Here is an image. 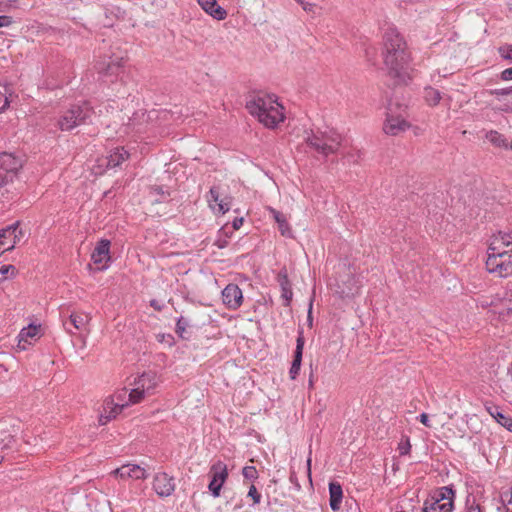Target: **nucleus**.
I'll return each instance as SVG.
<instances>
[{
	"instance_id": "1",
	"label": "nucleus",
	"mask_w": 512,
	"mask_h": 512,
	"mask_svg": "<svg viewBox=\"0 0 512 512\" xmlns=\"http://www.w3.org/2000/svg\"><path fill=\"white\" fill-rule=\"evenodd\" d=\"M387 76L395 85L405 83L408 76V66L411 61V51L402 34H385L381 52Z\"/></svg>"
},
{
	"instance_id": "2",
	"label": "nucleus",
	"mask_w": 512,
	"mask_h": 512,
	"mask_svg": "<svg viewBox=\"0 0 512 512\" xmlns=\"http://www.w3.org/2000/svg\"><path fill=\"white\" fill-rule=\"evenodd\" d=\"M486 268L499 277L512 274V232H499L493 236L488 247Z\"/></svg>"
},
{
	"instance_id": "3",
	"label": "nucleus",
	"mask_w": 512,
	"mask_h": 512,
	"mask_svg": "<svg viewBox=\"0 0 512 512\" xmlns=\"http://www.w3.org/2000/svg\"><path fill=\"white\" fill-rule=\"evenodd\" d=\"M248 112L266 128L274 129L285 120L284 107L275 95L259 92L246 102Z\"/></svg>"
},
{
	"instance_id": "4",
	"label": "nucleus",
	"mask_w": 512,
	"mask_h": 512,
	"mask_svg": "<svg viewBox=\"0 0 512 512\" xmlns=\"http://www.w3.org/2000/svg\"><path fill=\"white\" fill-rule=\"evenodd\" d=\"M305 143L317 154L328 157L338 152L342 136L334 129L311 130L306 132Z\"/></svg>"
},
{
	"instance_id": "5",
	"label": "nucleus",
	"mask_w": 512,
	"mask_h": 512,
	"mask_svg": "<svg viewBox=\"0 0 512 512\" xmlns=\"http://www.w3.org/2000/svg\"><path fill=\"white\" fill-rule=\"evenodd\" d=\"M94 114V109L89 102L71 105L58 119L57 126L61 131H70L73 128L86 124Z\"/></svg>"
},
{
	"instance_id": "6",
	"label": "nucleus",
	"mask_w": 512,
	"mask_h": 512,
	"mask_svg": "<svg viewBox=\"0 0 512 512\" xmlns=\"http://www.w3.org/2000/svg\"><path fill=\"white\" fill-rule=\"evenodd\" d=\"M24 158L13 153H0V188L12 183L24 165Z\"/></svg>"
},
{
	"instance_id": "7",
	"label": "nucleus",
	"mask_w": 512,
	"mask_h": 512,
	"mask_svg": "<svg viewBox=\"0 0 512 512\" xmlns=\"http://www.w3.org/2000/svg\"><path fill=\"white\" fill-rule=\"evenodd\" d=\"M160 114H163V117H166L168 113L166 111L159 112L157 110H138L134 112L132 117L129 119L128 126L136 132H145L147 125L158 119Z\"/></svg>"
},
{
	"instance_id": "8",
	"label": "nucleus",
	"mask_w": 512,
	"mask_h": 512,
	"mask_svg": "<svg viewBox=\"0 0 512 512\" xmlns=\"http://www.w3.org/2000/svg\"><path fill=\"white\" fill-rule=\"evenodd\" d=\"M409 127L410 124L404 118L393 115L391 109H389L383 125V131L385 134L397 136L400 133L405 132Z\"/></svg>"
},
{
	"instance_id": "9",
	"label": "nucleus",
	"mask_w": 512,
	"mask_h": 512,
	"mask_svg": "<svg viewBox=\"0 0 512 512\" xmlns=\"http://www.w3.org/2000/svg\"><path fill=\"white\" fill-rule=\"evenodd\" d=\"M129 403H115L113 397H108L103 402V411L99 416V424L106 425L109 421L116 418V416L122 412L124 407L128 406Z\"/></svg>"
},
{
	"instance_id": "10",
	"label": "nucleus",
	"mask_w": 512,
	"mask_h": 512,
	"mask_svg": "<svg viewBox=\"0 0 512 512\" xmlns=\"http://www.w3.org/2000/svg\"><path fill=\"white\" fill-rule=\"evenodd\" d=\"M359 291V286L357 285V281L350 274L346 273L341 277L340 280H337L335 284V292L341 298H349L354 296Z\"/></svg>"
},
{
	"instance_id": "11",
	"label": "nucleus",
	"mask_w": 512,
	"mask_h": 512,
	"mask_svg": "<svg viewBox=\"0 0 512 512\" xmlns=\"http://www.w3.org/2000/svg\"><path fill=\"white\" fill-rule=\"evenodd\" d=\"M123 58H115L112 59V57H109L108 62H101L98 63L96 66V69L99 73V75L103 78L106 77H118L120 73L123 71V64H122Z\"/></svg>"
},
{
	"instance_id": "12",
	"label": "nucleus",
	"mask_w": 512,
	"mask_h": 512,
	"mask_svg": "<svg viewBox=\"0 0 512 512\" xmlns=\"http://www.w3.org/2000/svg\"><path fill=\"white\" fill-rule=\"evenodd\" d=\"M153 488L160 497H167L175 489L174 479L166 473H158L154 477Z\"/></svg>"
},
{
	"instance_id": "13",
	"label": "nucleus",
	"mask_w": 512,
	"mask_h": 512,
	"mask_svg": "<svg viewBox=\"0 0 512 512\" xmlns=\"http://www.w3.org/2000/svg\"><path fill=\"white\" fill-rule=\"evenodd\" d=\"M492 312L501 321H508L512 317V288L505 292L498 304L493 305Z\"/></svg>"
},
{
	"instance_id": "14",
	"label": "nucleus",
	"mask_w": 512,
	"mask_h": 512,
	"mask_svg": "<svg viewBox=\"0 0 512 512\" xmlns=\"http://www.w3.org/2000/svg\"><path fill=\"white\" fill-rule=\"evenodd\" d=\"M209 475L211 476V480L208 488L213 496L218 497L224 485V466L220 462L214 464L211 467Z\"/></svg>"
},
{
	"instance_id": "15",
	"label": "nucleus",
	"mask_w": 512,
	"mask_h": 512,
	"mask_svg": "<svg viewBox=\"0 0 512 512\" xmlns=\"http://www.w3.org/2000/svg\"><path fill=\"white\" fill-rule=\"evenodd\" d=\"M304 344H305V338L303 335V331L301 330V331H299L297 339H296V349L294 351L292 365L289 370V375L292 380H295L299 374L301 362H302Z\"/></svg>"
},
{
	"instance_id": "16",
	"label": "nucleus",
	"mask_w": 512,
	"mask_h": 512,
	"mask_svg": "<svg viewBox=\"0 0 512 512\" xmlns=\"http://www.w3.org/2000/svg\"><path fill=\"white\" fill-rule=\"evenodd\" d=\"M112 473L122 479L132 478L138 480L147 478L145 468L137 464L122 465L121 467L115 469Z\"/></svg>"
},
{
	"instance_id": "17",
	"label": "nucleus",
	"mask_w": 512,
	"mask_h": 512,
	"mask_svg": "<svg viewBox=\"0 0 512 512\" xmlns=\"http://www.w3.org/2000/svg\"><path fill=\"white\" fill-rule=\"evenodd\" d=\"M243 302L242 290L236 285L229 283L226 285V308L237 309Z\"/></svg>"
},
{
	"instance_id": "18",
	"label": "nucleus",
	"mask_w": 512,
	"mask_h": 512,
	"mask_svg": "<svg viewBox=\"0 0 512 512\" xmlns=\"http://www.w3.org/2000/svg\"><path fill=\"white\" fill-rule=\"evenodd\" d=\"M207 202L214 213L224 214V199L221 198V187L213 186L207 195Z\"/></svg>"
},
{
	"instance_id": "19",
	"label": "nucleus",
	"mask_w": 512,
	"mask_h": 512,
	"mask_svg": "<svg viewBox=\"0 0 512 512\" xmlns=\"http://www.w3.org/2000/svg\"><path fill=\"white\" fill-rule=\"evenodd\" d=\"M110 241L101 239L94 248L91 258L95 264H102L110 260Z\"/></svg>"
},
{
	"instance_id": "20",
	"label": "nucleus",
	"mask_w": 512,
	"mask_h": 512,
	"mask_svg": "<svg viewBox=\"0 0 512 512\" xmlns=\"http://www.w3.org/2000/svg\"><path fill=\"white\" fill-rule=\"evenodd\" d=\"M277 281L282 290V297L285 299V306H289L292 300L293 292L291 289V283L288 278V273L286 268H282L278 275Z\"/></svg>"
},
{
	"instance_id": "21",
	"label": "nucleus",
	"mask_w": 512,
	"mask_h": 512,
	"mask_svg": "<svg viewBox=\"0 0 512 512\" xmlns=\"http://www.w3.org/2000/svg\"><path fill=\"white\" fill-rule=\"evenodd\" d=\"M201 8L214 19H224V9L217 4L216 0H198Z\"/></svg>"
},
{
	"instance_id": "22",
	"label": "nucleus",
	"mask_w": 512,
	"mask_h": 512,
	"mask_svg": "<svg viewBox=\"0 0 512 512\" xmlns=\"http://www.w3.org/2000/svg\"><path fill=\"white\" fill-rule=\"evenodd\" d=\"M88 323V316L72 313L68 320L63 322V326L66 329V331L70 334H74L70 326H72L76 330H81L85 327V325Z\"/></svg>"
},
{
	"instance_id": "23",
	"label": "nucleus",
	"mask_w": 512,
	"mask_h": 512,
	"mask_svg": "<svg viewBox=\"0 0 512 512\" xmlns=\"http://www.w3.org/2000/svg\"><path fill=\"white\" fill-rule=\"evenodd\" d=\"M330 493V507L333 511H337L340 508V504L343 497V490L338 482H330L329 484Z\"/></svg>"
},
{
	"instance_id": "24",
	"label": "nucleus",
	"mask_w": 512,
	"mask_h": 512,
	"mask_svg": "<svg viewBox=\"0 0 512 512\" xmlns=\"http://www.w3.org/2000/svg\"><path fill=\"white\" fill-rule=\"evenodd\" d=\"M453 509L452 502H440L433 498L426 500L424 503V512H451Z\"/></svg>"
},
{
	"instance_id": "25",
	"label": "nucleus",
	"mask_w": 512,
	"mask_h": 512,
	"mask_svg": "<svg viewBox=\"0 0 512 512\" xmlns=\"http://www.w3.org/2000/svg\"><path fill=\"white\" fill-rule=\"evenodd\" d=\"M487 410L500 425L512 432V418L502 413L497 406L488 407Z\"/></svg>"
},
{
	"instance_id": "26",
	"label": "nucleus",
	"mask_w": 512,
	"mask_h": 512,
	"mask_svg": "<svg viewBox=\"0 0 512 512\" xmlns=\"http://www.w3.org/2000/svg\"><path fill=\"white\" fill-rule=\"evenodd\" d=\"M129 153L124 148H116L107 158V167L115 168L125 161Z\"/></svg>"
},
{
	"instance_id": "27",
	"label": "nucleus",
	"mask_w": 512,
	"mask_h": 512,
	"mask_svg": "<svg viewBox=\"0 0 512 512\" xmlns=\"http://www.w3.org/2000/svg\"><path fill=\"white\" fill-rule=\"evenodd\" d=\"M147 378V375L143 374L139 380L136 382L138 385L136 388L132 389L129 396V403L136 404L139 403L144 397V382Z\"/></svg>"
},
{
	"instance_id": "28",
	"label": "nucleus",
	"mask_w": 512,
	"mask_h": 512,
	"mask_svg": "<svg viewBox=\"0 0 512 512\" xmlns=\"http://www.w3.org/2000/svg\"><path fill=\"white\" fill-rule=\"evenodd\" d=\"M270 213L272 214L274 220L278 224L279 231L283 236H290L291 235V229L289 227V224L281 212L277 211L274 208H270Z\"/></svg>"
},
{
	"instance_id": "29",
	"label": "nucleus",
	"mask_w": 512,
	"mask_h": 512,
	"mask_svg": "<svg viewBox=\"0 0 512 512\" xmlns=\"http://www.w3.org/2000/svg\"><path fill=\"white\" fill-rule=\"evenodd\" d=\"M485 138L495 147L508 148V143L504 135L500 134L496 130H490L486 133Z\"/></svg>"
},
{
	"instance_id": "30",
	"label": "nucleus",
	"mask_w": 512,
	"mask_h": 512,
	"mask_svg": "<svg viewBox=\"0 0 512 512\" xmlns=\"http://www.w3.org/2000/svg\"><path fill=\"white\" fill-rule=\"evenodd\" d=\"M424 98L431 106H436L441 100V93L433 87H426L424 90Z\"/></svg>"
},
{
	"instance_id": "31",
	"label": "nucleus",
	"mask_w": 512,
	"mask_h": 512,
	"mask_svg": "<svg viewBox=\"0 0 512 512\" xmlns=\"http://www.w3.org/2000/svg\"><path fill=\"white\" fill-rule=\"evenodd\" d=\"M454 491L451 487H441L435 496L432 498L440 502H452L453 503Z\"/></svg>"
},
{
	"instance_id": "32",
	"label": "nucleus",
	"mask_w": 512,
	"mask_h": 512,
	"mask_svg": "<svg viewBox=\"0 0 512 512\" xmlns=\"http://www.w3.org/2000/svg\"><path fill=\"white\" fill-rule=\"evenodd\" d=\"M39 333V328L34 325H29L26 328H23L19 334L20 343L22 341L27 342L28 338H34Z\"/></svg>"
},
{
	"instance_id": "33",
	"label": "nucleus",
	"mask_w": 512,
	"mask_h": 512,
	"mask_svg": "<svg viewBox=\"0 0 512 512\" xmlns=\"http://www.w3.org/2000/svg\"><path fill=\"white\" fill-rule=\"evenodd\" d=\"M19 224L20 223L17 221L15 223L7 226L6 228L1 229L0 230V240L4 241V239L12 238V236H13L12 234H14L17 231Z\"/></svg>"
},
{
	"instance_id": "34",
	"label": "nucleus",
	"mask_w": 512,
	"mask_h": 512,
	"mask_svg": "<svg viewBox=\"0 0 512 512\" xmlns=\"http://www.w3.org/2000/svg\"><path fill=\"white\" fill-rule=\"evenodd\" d=\"M6 94L7 87L0 84V113L5 111L9 106V99Z\"/></svg>"
},
{
	"instance_id": "35",
	"label": "nucleus",
	"mask_w": 512,
	"mask_h": 512,
	"mask_svg": "<svg viewBox=\"0 0 512 512\" xmlns=\"http://www.w3.org/2000/svg\"><path fill=\"white\" fill-rule=\"evenodd\" d=\"M502 387L504 392H512V362L510 367L508 368L506 377L502 379Z\"/></svg>"
},
{
	"instance_id": "36",
	"label": "nucleus",
	"mask_w": 512,
	"mask_h": 512,
	"mask_svg": "<svg viewBox=\"0 0 512 512\" xmlns=\"http://www.w3.org/2000/svg\"><path fill=\"white\" fill-rule=\"evenodd\" d=\"M234 212L237 215L231 220V225L234 230H239L245 221L244 214L239 209H235Z\"/></svg>"
},
{
	"instance_id": "37",
	"label": "nucleus",
	"mask_w": 512,
	"mask_h": 512,
	"mask_svg": "<svg viewBox=\"0 0 512 512\" xmlns=\"http://www.w3.org/2000/svg\"><path fill=\"white\" fill-rule=\"evenodd\" d=\"M188 325L189 321L185 317L181 316L176 323V333L180 337L184 338L183 333L185 332V329Z\"/></svg>"
},
{
	"instance_id": "38",
	"label": "nucleus",
	"mask_w": 512,
	"mask_h": 512,
	"mask_svg": "<svg viewBox=\"0 0 512 512\" xmlns=\"http://www.w3.org/2000/svg\"><path fill=\"white\" fill-rule=\"evenodd\" d=\"M11 272V275L16 273V268L13 265H1L0 266V282L7 278V274Z\"/></svg>"
},
{
	"instance_id": "39",
	"label": "nucleus",
	"mask_w": 512,
	"mask_h": 512,
	"mask_svg": "<svg viewBox=\"0 0 512 512\" xmlns=\"http://www.w3.org/2000/svg\"><path fill=\"white\" fill-rule=\"evenodd\" d=\"M243 476L244 478L248 479V480H254L257 478V470L255 467L253 466H246L243 468Z\"/></svg>"
},
{
	"instance_id": "40",
	"label": "nucleus",
	"mask_w": 512,
	"mask_h": 512,
	"mask_svg": "<svg viewBox=\"0 0 512 512\" xmlns=\"http://www.w3.org/2000/svg\"><path fill=\"white\" fill-rule=\"evenodd\" d=\"M499 54L504 59L512 60V45H505V46L499 47Z\"/></svg>"
},
{
	"instance_id": "41",
	"label": "nucleus",
	"mask_w": 512,
	"mask_h": 512,
	"mask_svg": "<svg viewBox=\"0 0 512 512\" xmlns=\"http://www.w3.org/2000/svg\"><path fill=\"white\" fill-rule=\"evenodd\" d=\"M248 496L252 498L254 504L260 503L261 495L254 485L250 486Z\"/></svg>"
},
{
	"instance_id": "42",
	"label": "nucleus",
	"mask_w": 512,
	"mask_h": 512,
	"mask_svg": "<svg viewBox=\"0 0 512 512\" xmlns=\"http://www.w3.org/2000/svg\"><path fill=\"white\" fill-rule=\"evenodd\" d=\"M491 95L494 96H506V95H512V86L507 88H500V89H494L490 91Z\"/></svg>"
},
{
	"instance_id": "43",
	"label": "nucleus",
	"mask_w": 512,
	"mask_h": 512,
	"mask_svg": "<svg viewBox=\"0 0 512 512\" xmlns=\"http://www.w3.org/2000/svg\"><path fill=\"white\" fill-rule=\"evenodd\" d=\"M12 235H13L12 236V239H13L12 244L10 246L6 247L5 250L13 249L15 247V244L18 241H20V239L23 237V232H22L21 229L18 228L17 231L14 234H12Z\"/></svg>"
},
{
	"instance_id": "44",
	"label": "nucleus",
	"mask_w": 512,
	"mask_h": 512,
	"mask_svg": "<svg viewBox=\"0 0 512 512\" xmlns=\"http://www.w3.org/2000/svg\"><path fill=\"white\" fill-rule=\"evenodd\" d=\"M410 448H411V445H410L409 439H407L405 442L399 443L398 450H399L400 455L408 454L410 452Z\"/></svg>"
},
{
	"instance_id": "45",
	"label": "nucleus",
	"mask_w": 512,
	"mask_h": 512,
	"mask_svg": "<svg viewBox=\"0 0 512 512\" xmlns=\"http://www.w3.org/2000/svg\"><path fill=\"white\" fill-rule=\"evenodd\" d=\"M500 78H501L503 81H510V80H512V67H511V68H507V69L503 70V71L501 72Z\"/></svg>"
},
{
	"instance_id": "46",
	"label": "nucleus",
	"mask_w": 512,
	"mask_h": 512,
	"mask_svg": "<svg viewBox=\"0 0 512 512\" xmlns=\"http://www.w3.org/2000/svg\"><path fill=\"white\" fill-rule=\"evenodd\" d=\"M11 17L2 15L0 16V27H7L11 24Z\"/></svg>"
},
{
	"instance_id": "47",
	"label": "nucleus",
	"mask_w": 512,
	"mask_h": 512,
	"mask_svg": "<svg viewBox=\"0 0 512 512\" xmlns=\"http://www.w3.org/2000/svg\"><path fill=\"white\" fill-rule=\"evenodd\" d=\"M419 420L420 422L425 425L426 427L430 428L431 427V424H430V421H429V417H428V414L426 413H422L420 414L419 416Z\"/></svg>"
},
{
	"instance_id": "48",
	"label": "nucleus",
	"mask_w": 512,
	"mask_h": 512,
	"mask_svg": "<svg viewBox=\"0 0 512 512\" xmlns=\"http://www.w3.org/2000/svg\"><path fill=\"white\" fill-rule=\"evenodd\" d=\"M302 6V8L307 11V12H313L314 11V8H315V5L312 4V3H308V2H304L303 1V4H300Z\"/></svg>"
},
{
	"instance_id": "49",
	"label": "nucleus",
	"mask_w": 512,
	"mask_h": 512,
	"mask_svg": "<svg viewBox=\"0 0 512 512\" xmlns=\"http://www.w3.org/2000/svg\"><path fill=\"white\" fill-rule=\"evenodd\" d=\"M466 512H483V511L478 504L473 503L472 505L468 506Z\"/></svg>"
},
{
	"instance_id": "50",
	"label": "nucleus",
	"mask_w": 512,
	"mask_h": 512,
	"mask_svg": "<svg viewBox=\"0 0 512 512\" xmlns=\"http://www.w3.org/2000/svg\"><path fill=\"white\" fill-rule=\"evenodd\" d=\"M127 395V390L126 389H123L121 392L117 393L115 395L116 399L119 401V402H122L124 400V398L126 397Z\"/></svg>"
},
{
	"instance_id": "51",
	"label": "nucleus",
	"mask_w": 512,
	"mask_h": 512,
	"mask_svg": "<svg viewBox=\"0 0 512 512\" xmlns=\"http://www.w3.org/2000/svg\"><path fill=\"white\" fill-rule=\"evenodd\" d=\"M306 469H307V476L309 480L311 481V459L308 458L306 461Z\"/></svg>"
},
{
	"instance_id": "52",
	"label": "nucleus",
	"mask_w": 512,
	"mask_h": 512,
	"mask_svg": "<svg viewBox=\"0 0 512 512\" xmlns=\"http://www.w3.org/2000/svg\"><path fill=\"white\" fill-rule=\"evenodd\" d=\"M290 481L295 484L298 488H300V485L297 481V477H296V473L294 471L291 472L290 474Z\"/></svg>"
},
{
	"instance_id": "53",
	"label": "nucleus",
	"mask_w": 512,
	"mask_h": 512,
	"mask_svg": "<svg viewBox=\"0 0 512 512\" xmlns=\"http://www.w3.org/2000/svg\"><path fill=\"white\" fill-rule=\"evenodd\" d=\"M153 191L159 195H165V191H164V188L162 186H154L153 188Z\"/></svg>"
},
{
	"instance_id": "54",
	"label": "nucleus",
	"mask_w": 512,
	"mask_h": 512,
	"mask_svg": "<svg viewBox=\"0 0 512 512\" xmlns=\"http://www.w3.org/2000/svg\"><path fill=\"white\" fill-rule=\"evenodd\" d=\"M505 498H507V502L509 505H512V487H511V490L509 493H506L505 495Z\"/></svg>"
},
{
	"instance_id": "55",
	"label": "nucleus",
	"mask_w": 512,
	"mask_h": 512,
	"mask_svg": "<svg viewBox=\"0 0 512 512\" xmlns=\"http://www.w3.org/2000/svg\"><path fill=\"white\" fill-rule=\"evenodd\" d=\"M7 438H8V443L4 444L2 449L8 448L9 447V443L13 440V437L10 436V435H8Z\"/></svg>"
},
{
	"instance_id": "56",
	"label": "nucleus",
	"mask_w": 512,
	"mask_h": 512,
	"mask_svg": "<svg viewBox=\"0 0 512 512\" xmlns=\"http://www.w3.org/2000/svg\"><path fill=\"white\" fill-rule=\"evenodd\" d=\"M150 304H151V306H152V307H154V308H155V309H157V310H160V309H161V308H160V306H157V302H156V300H152Z\"/></svg>"
},
{
	"instance_id": "57",
	"label": "nucleus",
	"mask_w": 512,
	"mask_h": 512,
	"mask_svg": "<svg viewBox=\"0 0 512 512\" xmlns=\"http://www.w3.org/2000/svg\"><path fill=\"white\" fill-rule=\"evenodd\" d=\"M4 246L5 242L3 240H0V255L3 253V251H5V249H3Z\"/></svg>"
},
{
	"instance_id": "58",
	"label": "nucleus",
	"mask_w": 512,
	"mask_h": 512,
	"mask_svg": "<svg viewBox=\"0 0 512 512\" xmlns=\"http://www.w3.org/2000/svg\"><path fill=\"white\" fill-rule=\"evenodd\" d=\"M217 243H218L219 248H223L224 247V245L221 244V240L220 239L217 241Z\"/></svg>"
},
{
	"instance_id": "59",
	"label": "nucleus",
	"mask_w": 512,
	"mask_h": 512,
	"mask_svg": "<svg viewBox=\"0 0 512 512\" xmlns=\"http://www.w3.org/2000/svg\"><path fill=\"white\" fill-rule=\"evenodd\" d=\"M228 205L229 204L226 202V208H225L226 213L229 212V210H230V207Z\"/></svg>"
},
{
	"instance_id": "60",
	"label": "nucleus",
	"mask_w": 512,
	"mask_h": 512,
	"mask_svg": "<svg viewBox=\"0 0 512 512\" xmlns=\"http://www.w3.org/2000/svg\"><path fill=\"white\" fill-rule=\"evenodd\" d=\"M309 385H310V387H312V385H313V381L311 378L309 379Z\"/></svg>"
},
{
	"instance_id": "61",
	"label": "nucleus",
	"mask_w": 512,
	"mask_h": 512,
	"mask_svg": "<svg viewBox=\"0 0 512 512\" xmlns=\"http://www.w3.org/2000/svg\"><path fill=\"white\" fill-rule=\"evenodd\" d=\"M299 4H303V0H295Z\"/></svg>"
},
{
	"instance_id": "62",
	"label": "nucleus",
	"mask_w": 512,
	"mask_h": 512,
	"mask_svg": "<svg viewBox=\"0 0 512 512\" xmlns=\"http://www.w3.org/2000/svg\"><path fill=\"white\" fill-rule=\"evenodd\" d=\"M2 461H3V457L0 456V464L2 463Z\"/></svg>"
},
{
	"instance_id": "63",
	"label": "nucleus",
	"mask_w": 512,
	"mask_h": 512,
	"mask_svg": "<svg viewBox=\"0 0 512 512\" xmlns=\"http://www.w3.org/2000/svg\"><path fill=\"white\" fill-rule=\"evenodd\" d=\"M509 148L512 150V142L510 143Z\"/></svg>"
}]
</instances>
